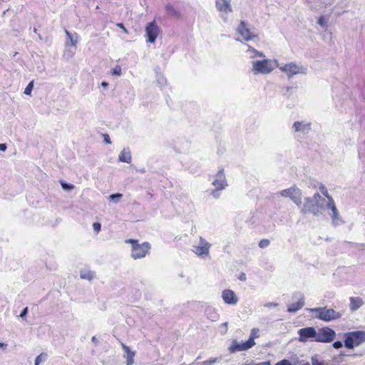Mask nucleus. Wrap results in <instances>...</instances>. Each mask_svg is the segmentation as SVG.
Wrapping results in <instances>:
<instances>
[{
  "mask_svg": "<svg viewBox=\"0 0 365 365\" xmlns=\"http://www.w3.org/2000/svg\"><path fill=\"white\" fill-rule=\"evenodd\" d=\"M327 201L319 193H315L312 197L304 199L301 211L304 214L312 213L314 216H319L327 210Z\"/></svg>",
  "mask_w": 365,
  "mask_h": 365,
  "instance_id": "nucleus-1",
  "label": "nucleus"
},
{
  "mask_svg": "<svg viewBox=\"0 0 365 365\" xmlns=\"http://www.w3.org/2000/svg\"><path fill=\"white\" fill-rule=\"evenodd\" d=\"M262 60H255L252 62V72L254 75H267L270 73L275 68L279 66L277 60H270L262 57Z\"/></svg>",
  "mask_w": 365,
  "mask_h": 365,
  "instance_id": "nucleus-2",
  "label": "nucleus"
},
{
  "mask_svg": "<svg viewBox=\"0 0 365 365\" xmlns=\"http://www.w3.org/2000/svg\"><path fill=\"white\" fill-rule=\"evenodd\" d=\"M259 329L258 328H253L251 330L250 338L246 341L238 342L234 340L229 346V351L235 353L237 351H246L255 345V339L259 336Z\"/></svg>",
  "mask_w": 365,
  "mask_h": 365,
  "instance_id": "nucleus-3",
  "label": "nucleus"
},
{
  "mask_svg": "<svg viewBox=\"0 0 365 365\" xmlns=\"http://www.w3.org/2000/svg\"><path fill=\"white\" fill-rule=\"evenodd\" d=\"M125 242L131 245L130 256L134 259L145 257L148 254H149L151 248L150 243L148 242L139 243L138 240L127 239L125 240Z\"/></svg>",
  "mask_w": 365,
  "mask_h": 365,
  "instance_id": "nucleus-4",
  "label": "nucleus"
},
{
  "mask_svg": "<svg viewBox=\"0 0 365 365\" xmlns=\"http://www.w3.org/2000/svg\"><path fill=\"white\" fill-rule=\"evenodd\" d=\"M365 342V331H353L344 334V346L353 349Z\"/></svg>",
  "mask_w": 365,
  "mask_h": 365,
  "instance_id": "nucleus-5",
  "label": "nucleus"
},
{
  "mask_svg": "<svg viewBox=\"0 0 365 365\" xmlns=\"http://www.w3.org/2000/svg\"><path fill=\"white\" fill-rule=\"evenodd\" d=\"M307 310L317 313L316 317L324 322L333 321L341 317V313L333 309H327V307L309 308Z\"/></svg>",
  "mask_w": 365,
  "mask_h": 365,
  "instance_id": "nucleus-6",
  "label": "nucleus"
},
{
  "mask_svg": "<svg viewBox=\"0 0 365 365\" xmlns=\"http://www.w3.org/2000/svg\"><path fill=\"white\" fill-rule=\"evenodd\" d=\"M277 68H279L282 72L284 73L289 78L297 74L305 75L307 72V68L306 66H303L301 63L297 62H290L282 66L279 64Z\"/></svg>",
  "mask_w": 365,
  "mask_h": 365,
  "instance_id": "nucleus-7",
  "label": "nucleus"
},
{
  "mask_svg": "<svg viewBox=\"0 0 365 365\" xmlns=\"http://www.w3.org/2000/svg\"><path fill=\"white\" fill-rule=\"evenodd\" d=\"M335 336L336 333L333 329L329 327H324L319 329L317 331H316L315 341L329 343L332 341Z\"/></svg>",
  "mask_w": 365,
  "mask_h": 365,
  "instance_id": "nucleus-8",
  "label": "nucleus"
},
{
  "mask_svg": "<svg viewBox=\"0 0 365 365\" xmlns=\"http://www.w3.org/2000/svg\"><path fill=\"white\" fill-rule=\"evenodd\" d=\"M210 247V243L202 237H200L198 244L192 246V251L198 257L203 258L209 255Z\"/></svg>",
  "mask_w": 365,
  "mask_h": 365,
  "instance_id": "nucleus-9",
  "label": "nucleus"
},
{
  "mask_svg": "<svg viewBox=\"0 0 365 365\" xmlns=\"http://www.w3.org/2000/svg\"><path fill=\"white\" fill-rule=\"evenodd\" d=\"M280 195L284 197H289L297 205L302 203L300 190L295 186L282 190Z\"/></svg>",
  "mask_w": 365,
  "mask_h": 365,
  "instance_id": "nucleus-10",
  "label": "nucleus"
},
{
  "mask_svg": "<svg viewBox=\"0 0 365 365\" xmlns=\"http://www.w3.org/2000/svg\"><path fill=\"white\" fill-rule=\"evenodd\" d=\"M237 34L242 37V40L250 41L256 38L257 36L250 29L247 24L242 21L236 29Z\"/></svg>",
  "mask_w": 365,
  "mask_h": 365,
  "instance_id": "nucleus-11",
  "label": "nucleus"
},
{
  "mask_svg": "<svg viewBox=\"0 0 365 365\" xmlns=\"http://www.w3.org/2000/svg\"><path fill=\"white\" fill-rule=\"evenodd\" d=\"M292 299H296L297 302L288 306L287 312L295 313L304 307L305 303L304 295L301 292H295L292 296Z\"/></svg>",
  "mask_w": 365,
  "mask_h": 365,
  "instance_id": "nucleus-12",
  "label": "nucleus"
},
{
  "mask_svg": "<svg viewBox=\"0 0 365 365\" xmlns=\"http://www.w3.org/2000/svg\"><path fill=\"white\" fill-rule=\"evenodd\" d=\"M160 33V28L155 21H151L145 27V34L148 38L147 41L154 43Z\"/></svg>",
  "mask_w": 365,
  "mask_h": 365,
  "instance_id": "nucleus-13",
  "label": "nucleus"
},
{
  "mask_svg": "<svg viewBox=\"0 0 365 365\" xmlns=\"http://www.w3.org/2000/svg\"><path fill=\"white\" fill-rule=\"evenodd\" d=\"M212 185L218 190H224L227 186V180L224 170L220 169L215 176V180L212 182Z\"/></svg>",
  "mask_w": 365,
  "mask_h": 365,
  "instance_id": "nucleus-14",
  "label": "nucleus"
},
{
  "mask_svg": "<svg viewBox=\"0 0 365 365\" xmlns=\"http://www.w3.org/2000/svg\"><path fill=\"white\" fill-rule=\"evenodd\" d=\"M299 341L306 342L309 339H316V330L314 327H306L298 331Z\"/></svg>",
  "mask_w": 365,
  "mask_h": 365,
  "instance_id": "nucleus-15",
  "label": "nucleus"
},
{
  "mask_svg": "<svg viewBox=\"0 0 365 365\" xmlns=\"http://www.w3.org/2000/svg\"><path fill=\"white\" fill-rule=\"evenodd\" d=\"M222 298L225 304L230 305H235L239 300L236 294L231 289L223 290L222 292Z\"/></svg>",
  "mask_w": 365,
  "mask_h": 365,
  "instance_id": "nucleus-16",
  "label": "nucleus"
},
{
  "mask_svg": "<svg viewBox=\"0 0 365 365\" xmlns=\"http://www.w3.org/2000/svg\"><path fill=\"white\" fill-rule=\"evenodd\" d=\"M292 128L296 133L307 134L311 130V123L304 120L296 121L294 123Z\"/></svg>",
  "mask_w": 365,
  "mask_h": 365,
  "instance_id": "nucleus-17",
  "label": "nucleus"
},
{
  "mask_svg": "<svg viewBox=\"0 0 365 365\" xmlns=\"http://www.w3.org/2000/svg\"><path fill=\"white\" fill-rule=\"evenodd\" d=\"M215 6L218 11L228 14L232 11L230 0H216Z\"/></svg>",
  "mask_w": 365,
  "mask_h": 365,
  "instance_id": "nucleus-18",
  "label": "nucleus"
},
{
  "mask_svg": "<svg viewBox=\"0 0 365 365\" xmlns=\"http://www.w3.org/2000/svg\"><path fill=\"white\" fill-rule=\"evenodd\" d=\"M65 33L67 37V40L65 42L66 46H76L79 37L78 35L76 33L71 34L68 30H65Z\"/></svg>",
  "mask_w": 365,
  "mask_h": 365,
  "instance_id": "nucleus-19",
  "label": "nucleus"
},
{
  "mask_svg": "<svg viewBox=\"0 0 365 365\" xmlns=\"http://www.w3.org/2000/svg\"><path fill=\"white\" fill-rule=\"evenodd\" d=\"M122 348L125 352L124 357L126 359V365H132L134 363L135 352L131 351L130 347L122 344Z\"/></svg>",
  "mask_w": 365,
  "mask_h": 365,
  "instance_id": "nucleus-20",
  "label": "nucleus"
},
{
  "mask_svg": "<svg viewBox=\"0 0 365 365\" xmlns=\"http://www.w3.org/2000/svg\"><path fill=\"white\" fill-rule=\"evenodd\" d=\"M132 157L130 149L128 148H124L119 155L118 160L120 162L130 163Z\"/></svg>",
  "mask_w": 365,
  "mask_h": 365,
  "instance_id": "nucleus-21",
  "label": "nucleus"
},
{
  "mask_svg": "<svg viewBox=\"0 0 365 365\" xmlns=\"http://www.w3.org/2000/svg\"><path fill=\"white\" fill-rule=\"evenodd\" d=\"M364 304V301L360 297H350V309L356 311Z\"/></svg>",
  "mask_w": 365,
  "mask_h": 365,
  "instance_id": "nucleus-22",
  "label": "nucleus"
},
{
  "mask_svg": "<svg viewBox=\"0 0 365 365\" xmlns=\"http://www.w3.org/2000/svg\"><path fill=\"white\" fill-rule=\"evenodd\" d=\"M205 314L208 319H210L212 322H215L219 318V314L215 310V309L212 307H207L205 309Z\"/></svg>",
  "mask_w": 365,
  "mask_h": 365,
  "instance_id": "nucleus-23",
  "label": "nucleus"
},
{
  "mask_svg": "<svg viewBox=\"0 0 365 365\" xmlns=\"http://www.w3.org/2000/svg\"><path fill=\"white\" fill-rule=\"evenodd\" d=\"M95 274L88 269L84 268L81 270L80 277L81 279L92 280L94 278Z\"/></svg>",
  "mask_w": 365,
  "mask_h": 365,
  "instance_id": "nucleus-24",
  "label": "nucleus"
},
{
  "mask_svg": "<svg viewBox=\"0 0 365 365\" xmlns=\"http://www.w3.org/2000/svg\"><path fill=\"white\" fill-rule=\"evenodd\" d=\"M247 52L249 53L250 58H255L256 57H264V55L262 52L257 51L250 45H247Z\"/></svg>",
  "mask_w": 365,
  "mask_h": 365,
  "instance_id": "nucleus-25",
  "label": "nucleus"
},
{
  "mask_svg": "<svg viewBox=\"0 0 365 365\" xmlns=\"http://www.w3.org/2000/svg\"><path fill=\"white\" fill-rule=\"evenodd\" d=\"M165 10H166V12L167 14L170 16H173V17H177L178 18L180 16V14L179 12L175 9V7L170 4H166L165 6Z\"/></svg>",
  "mask_w": 365,
  "mask_h": 365,
  "instance_id": "nucleus-26",
  "label": "nucleus"
},
{
  "mask_svg": "<svg viewBox=\"0 0 365 365\" xmlns=\"http://www.w3.org/2000/svg\"><path fill=\"white\" fill-rule=\"evenodd\" d=\"M330 216L331 218L332 225L334 226H338L339 225L344 224V222L343 221L342 218L341 217L339 212L336 213V214H330Z\"/></svg>",
  "mask_w": 365,
  "mask_h": 365,
  "instance_id": "nucleus-27",
  "label": "nucleus"
},
{
  "mask_svg": "<svg viewBox=\"0 0 365 365\" xmlns=\"http://www.w3.org/2000/svg\"><path fill=\"white\" fill-rule=\"evenodd\" d=\"M221 360V358H210L206 361H204L202 362L196 363L195 365H213L215 363L220 362Z\"/></svg>",
  "mask_w": 365,
  "mask_h": 365,
  "instance_id": "nucleus-28",
  "label": "nucleus"
},
{
  "mask_svg": "<svg viewBox=\"0 0 365 365\" xmlns=\"http://www.w3.org/2000/svg\"><path fill=\"white\" fill-rule=\"evenodd\" d=\"M327 209L331 210V214H336L339 212L333 198H331L330 200L327 201Z\"/></svg>",
  "mask_w": 365,
  "mask_h": 365,
  "instance_id": "nucleus-29",
  "label": "nucleus"
},
{
  "mask_svg": "<svg viewBox=\"0 0 365 365\" xmlns=\"http://www.w3.org/2000/svg\"><path fill=\"white\" fill-rule=\"evenodd\" d=\"M319 189L327 200H330V199L332 198V197L329 195L328 190L324 184L320 183Z\"/></svg>",
  "mask_w": 365,
  "mask_h": 365,
  "instance_id": "nucleus-30",
  "label": "nucleus"
},
{
  "mask_svg": "<svg viewBox=\"0 0 365 365\" xmlns=\"http://www.w3.org/2000/svg\"><path fill=\"white\" fill-rule=\"evenodd\" d=\"M47 354L46 353H41L36 356L35 359V365H39L41 362L45 361L47 359Z\"/></svg>",
  "mask_w": 365,
  "mask_h": 365,
  "instance_id": "nucleus-31",
  "label": "nucleus"
},
{
  "mask_svg": "<svg viewBox=\"0 0 365 365\" xmlns=\"http://www.w3.org/2000/svg\"><path fill=\"white\" fill-rule=\"evenodd\" d=\"M122 197H123L122 194H120V193H115V194L110 195L108 197V199L110 201H113V202L117 203V202H118L120 201V200L121 199Z\"/></svg>",
  "mask_w": 365,
  "mask_h": 365,
  "instance_id": "nucleus-32",
  "label": "nucleus"
},
{
  "mask_svg": "<svg viewBox=\"0 0 365 365\" xmlns=\"http://www.w3.org/2000/svg\"><path fill=\"white\" fill-rule=\"evenodd\" d=\"M60 183H61L62 188L65 190H73L75 187L73 185L68 184L64 181H61Z\"/></svg>",
  "mask_w": 365,
  "mask_h": 365,
  "instance_id": "nucleus-33",
  "label": "nucleus"
},
{
  "mask_svg": "<svg viewBox=\"0 0 365 365\" xmlns=\"http://www.w3.org/2000/svg\"><path fill=\"white\" fill-rule=\"evenodd\" d=\"M111 73L113 76H120L121 73H122L121 67L120 66H118V65L116 66L115 68H113L111 70Z\"/></svg>",
  "mask_w": 365,
  "mask_h": 365,
  "instance_id": "nucleus-34",
  "label": "nucleus"
},
{
  "mask_svg": "<svg viewBox=\"0 0 365 365\" xmlns=\"http://www.w3.org/2000/svg\"><path fill=\"white\" fill-rule=\"evenodd\" d=\"M33 88H34V81H31L26 87V88L24 91V94L28 95V96L31 95Z\"/></svg>",
  "mask_w": 365,
  "mask_h": 365,
  "instance_id": "nucleus-35",
  "label": "nucleus"
},
{
  "mask_svg": "<svg viewBox=\"0 0 365 365\" xmlns=\"http://www.w3.org/2000/svg\"><path fill=\"white\" fill-rule=\"evenodd\" d=\"M269 245V240L267 239L262 240L259 243V247L261 248H265Z\"/></svg>",
  "mask_w": 365,
  "mask_h": 365,
  "instance_id": "nucleus-36",
  "label": "nucleus"
},
{
  "mask_svg": "<svg viewBox=\"0 0 365 365\" xmlns=\"http://www.w3.org/2000/svg\"><path fill=\"white\" fill-rule=\"evenodd\" d=\"M318 24L320 25L323 28L327 27V21L324 16H321L317 21Z\"/></svg>",
  "mask_w": 365,
  "mask_h": 365,
  "instance_id": "nucleus-37",
  "label": "nucleus"
},
{
  "mask_svg": "<svg viewBox=\"0 0 365 365\" xmlns=\"http://www.w3.org/2000/svg\"><path fill=\"white\" fill-rule=\"evenodd\" d=\"M93 230L96 232V233H98L101 230V225L100 223L98 222H94L93 224Z\"/></svg>",
  "mask_w": 365,
  "mask_h": 365,
  "instance_id": "nucleus-38",
  "label": "nucleus"
},
{
  "mask_svg": "<svg viewBox=\"0 0 365 365\" xmlns=\"http://www.w3.org/2000/svg\"><path fill=\"white\" fill-rule=\"evenodd\" d=\"M275 365H293L289 360L282 359L278 361Z\"/></svg>",
  "mask_w": 365,
  "mask_h": 365,
  "instance_id": "nucleus-39",
  "label": "nucleus"
},
{
  "mask_svg": "<svg viewBox=\"0 0 365 365\" xmlns=\"http://www.w3.org/2000/svg\"><path fill=\"white\" fill-rule=\"evenodd\" d=\"M221 190H218L217 188L215 187V190H213L212 192H211V195L215 197V198H218L220 197V191Z\"/></svg>",
  "mask_w": 365,
  "mask_h": 365,
  "instance_id": "nucleus-40",
  "label": "nucleus"
},
{
  "mask_svg": "<svg viewBox=\"0 0 365 365\" xmlns=\"http://www.w3.org/2000/svg\"><path fill=\"white\" fill-rule=\"evenodd\" d=\"M312 365H323V363L319 361L316 356L312 358Z\"/></svg>",
  "mask_w": 365,
  "mask_h": 365,
  "instance_id": "nucleus-41",
  "label": "nucleus"
},
{
  "mask_svg": "<svg viewBox=\"0 0 365 365\" xmlns=\"http://www.w3.org/2000/svg\"><path fill=\"white\" fill-rule=\"evenodd\" d=\"M264 306L267 308H272V307H277L278 306V304L274 303V302H267V303L264 304Z\"/></svg>",
  "mask_w": 365,
  "mask_h": 365,
  "instance_id": "nucleus-42",
  "label": "nucleus"
},
{
  "mask_svg": "<svg viewBox=\"0 0 365 365\" xmlns=\"http://www.w3.org/2000/svg\"><path fill=\"white\" fill-rule=\"evenodd\" d=\"M227 325H228V323L227 322H225L223 324H222L221 327L222 328V334H225L227 333Z\"/></svg>",
  "mask_w": 365,
  "mask_h": 365,
  "instance_id": "nucleus-43",
  "label": "nucleus"
},
{
  "mask_svg": "<svg viewBox=\"0 0 365 365\" xmlns=\"http://www.w3.org/2000/svg\"><path fill=\"white\" fill-rule=\"evenodd\" d=\"M343 346L342 344V342L340 341H335L334 344H333V346L335 348V349H339V348H341Z\"/></svg>",
  "mask_w": 365,
  "mask_h": 365,
  "instance_id": "nucleus-44",
  "label": "nucleus"
},
{
  "mask_svg": "<svg viewBox=\"0 0 365 365\" xmlns=\"http://www.w3.org/2000/svg\"><path fill=\"white\" fill-rule=\"evenodd\" d=\"M117 26H118L119 28H120V29H121V30H123V32H124L125 34H128V30L125 28L124 25H123L122 23H118V24H117Z\"/></svg>",
  "mask_w": 365,
  "mask_h": 365,
  "instance_id": "nucleus-45",
  "label": "nucleus"
},
{
  "mask_svg": "<svg viewBox=\"0 0 365 365\" xmlns=\"http://www.w3.org/2000/svg\"><path fill=\"white\" fill-rule=\"evenodd\" d=\"M28 313V307H25L21 313L20 314L19 317L21 318H24Z\"/></svg>",
  "mask_w": 365,
  "mask_h": 365,
  "instance_id": "nucleus-46",
  "label": "nucleus"
},
{
  "mask_svg": "<svg viewBox=\"0 0 365 365\" xmlns=\"http://www.w3.org/2000/svg\"><path fill=\"white\" fill-rule=\"evenodd\" d=\"M103 137H104V141L106 143H111V141L110 140V137L108 134H104L103 135Z\"/></svg>",
  "mask_w": 365,
  "mask_h": 365,
  "instance_id": "nucleus-47",
  "label": "nucleus"
},
{
  "mask_svg": "<svg viewBox=\"0 0 365 365\" xmlns=\"http://www.w3.org/2000/svg\"><path fill=\"white\" fill-rule=\"evenodd\" d=\"M6 145L5 143L0 144V150L5 151L6 150Z\"/></svg>",
  "mask_w": 365,
  "mask_h": 365,
  "instance_id": "nucleus-48",
  "label": "nucleus"
},
{
  "mask_svg": "<svg viewBox=\"0 0 365 365\" xmlns=\"http://www.w3.org/2000/svg\"><path fill=\"white\" fill-rule=\"evenodd\" d=\"M241 281H245L246 279V277L245 274H242L239 278Z\"/></svg>",
  "mask_w": 365,
  "mask_h": 365,
  "instance_id": "nucleus-49",
  "label": "nucleus"
},
{
  "mask_svg": "<svg viewBox=\"0 0 365 365\" xmlns=\"http://www.w3.org/2000/svg\"><path fill=\"white\" fill-rule=\"evenodd\" d=\"M101 86L104 88H106L108 86V83L107 82L103 81L101 83Z\"/></svg>",
  "mask_w": 365,
  "mask_h": 365,
  "instance_id": "nucleus-50",
  "label": "nucleus"
},
{
  "mask_svg": "<svg viewBox=\"0 0 365 365\" xmlns=\"http://www.w3.org/2000/svg\"><path fill=\"white\" fill-rule=\"evenodd\" d=\"M331 2H332V0H327V1H324V3L327 5V4H331Z\"/></svg>",
  "mask_w": 365,
  "mask_h": 365,
  "instance_id": "nucleus-51",
  "label": "nucleus"
},
{
  "mask_svg": "<svg viewBox=\"0 0 365 365\" xmlns=\"http://www.w3.org/2000/svg\"><path fill=\"white\" fill-rule=\"evenodd\" d=\"M262 365H270V362L269 361H264L263 362L262 364H261Z\"/></svg>",
  "mask_w": 365,
  "mask_h": 365,
  "instance_id": "nucleus-52",
  "label": "nucleus"
},
{
  "mask_svg": "<svg viewBox=\"0 0 365 365\" xmlns=\"http://www.w3.org/2000/svg\"><path fill=\"white\" fill-rule=\"evenodd\" d=\"M4 346H6V344L4 343L0 342V348L4 347Z\"/></svg>",
  "mask_w": 365,
  "mask_h": 365,
  "instance_id": "nucleus-53",
  "label": "nucleus"
},
{
  "mask_svg": "<svg viewBox=\"0 0 365 365\" xmlns=\"http://www.w3.org/2000/svg\"><path fill=\"white\" fill-rule=\"evenodd\" d=\"M92 341H96V336H93V337H92Z\"/></svg>",
  "mask_w": 365,
  "mask_h": 365,
  "instance_id": "nucleus-54",
  "label": "nucleus"
},
{
  "mask_svg": "<svg viewBox=\"0 0 365 365\" xmlns=\"http://www.w3.org/2000/svg\"><path fill=\"white\" fill-rule=\"evenodd\" d=\"M34 32L36 33L37 32V29H34Z\"/></svg>",
  "mask_w": 365,
  "mask_h": 365,
  "instance_id": "nucleus-55",
  "label": "nucleus"
},
{
  "mask_svg": "<svg viewBox=\"0 0 365 365\" xmlns=\"http://www.w3.org/2000/svg\"><path fill=\"white\" fill-rule=\"evenodd\" d=\"M6 11H4L3 12V15H6Z\"/></svg>",
  "mask_w": 365,
  "mask_h": 365,
  "instance_id": "nucleus-56",
  "label": "nucleus"
},
{
  "mask_svg": "<svg viewBox=\"0 0 365 365\" xmlns=\"http://www.w3.org/2000/svg\"><path fill=\"white\" fill-rule=\"evenodd\" d=\"M236 41H241V40L239 38H237Z\"/></svg>",
  "mask_w": 365,
  "mask_h": 365,
  "instance_id": "nucleus-57",
  "label": "nucleus"
},
{
  "mask_svg": "<svg viewBox=\"0 0 365 365\" xmlns=\"http://www.w3.org/2000/svg\"><path fill=\"white\" fill-rule=\"evenodd\" d=\"M303 365H310V364L309 363H306V364H304Z\"/></svg>",
  "mask_w": 365,
  "mask_h": 365,
  "instance_id": "nucleus-58",
  "label": "nucleus"
},
{
  "mask_svg": "<svg viewBox=\"0 0 365 365\" xmlns=\"http://www.w3.org/2000/svg\"><path fill=\"white\" fill-rule=\"evenodd\" d=\"M255 365H262V364H255Z\"/></svg>",
  "mask_w": 365,
  "mask_h": 365,
  "instance_id": "nucleus-59",
  "label": "nucleus"
}]
</instances>
